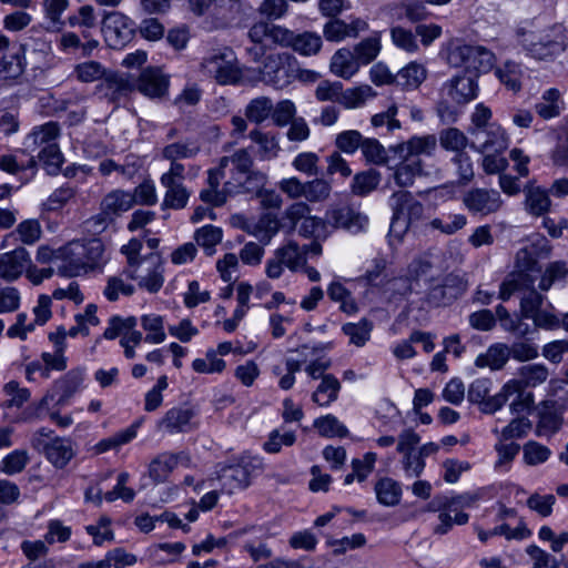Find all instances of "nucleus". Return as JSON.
I'll return each mask as SVG.
<instances>
[{
    "mask_svg": "<svg viewBox=\"0 0 568 568\" xmlns=\"http://www.w3.org/2000/svg\"><path fill=\"white\" fill-rule=\"evenodd\" d=\"M540 276V265L527 250H519L516 255L515 270L500 285L499 298L508 301L515 292L523 291L520 300V314L524 318H531L545 301V297L535 288Z\"/></svg>",
    "mask_w": 568,
    "mask_h": 568,
    "instance_id": "nucleus-1",
    "label": "nucleus"
},
{
    "mask_svg": "<svg viewBox=\"0 0 568 568\" xmlns=\"http://www.w3.org/2000/svg\"><path fill=\"white\" fill-rule=\"evenodd\" d=\"M82 382L83 373L81 369L69 371L53 383L51 390H49L37 405L28 407L23 412V419H41L43 417V410L48 408L50 400H53L55 397L57 406L63 407L68 405L70 398L79 390Z\"/></svg>",
    "mask_w": 568,
    "mask_h": 568,
    "instance_id": "nucleus-2",
    "label": "nucleus"
},
{
    "mask_svg": "<svg viewBox=\"0 0 568 568\" xmlns=\"http://www.w3.org/2000/svg\"><path fill=\"white\" fill-rule=\"evenodd\" d=\"M297 61L290 53H276L267 55L263 65L258 68L261 80L275 89L290 85L297 77Z\"/></svg>",
    "mask_w": 568,
    "mask_h": 568,
    "instance_id": "nucleus-3",
    "label": "nucleus"
},
{
    "mask_svg": "<svg viewBox=\"0 0 568 568\" xmlns=\"http://www.w3.org/2000/svg\"><path fill=\"white\" fill-rule=\"evenodd\" d=\"M521 45L530 57L548 60L564 52L567 43L562 28L554 26L539 34L523 33Z\"/></svg>",
    "mask_w": 568,
    "mask_h": 568,
    "instance_id": "nucleus-4",
    "label": "nucleus"
},
{
    "mask_svg": "<svg viewBox=\"0 0 568 568\" xmlns=\"http://www.w3.org/2000/svg\"><path fill=\"white\" fill-rule=\"evenodd\" d=\"M491 381L488 378L475 379L467 393L468 400L479 405V409L484 414H494L500 409L510 396L518 390V382L513 379L506 383L499 393L489 396Z\"/></svg>",
    "mask_w": 568,
    "mask_h": 568,
    "instance_id": "nucleus-5",
    "label": "nucleus"
},
{
    "mask_svg": "<svg viewBox=\"0 0 568 568\" xmlns=\"http://www.w3.org/2000/svg\"><path fill=\"white\" fill-rule=\"evenodd\" d=\"M449 62L455 67H464L466 73L473 74V71L486 73L495 64V54L483 45L462 44L455 47L449 52Z\"/></svg>",
    "mask_w": 568,
    "mask_h": 568,
    "instance_id": "nucleus-6",
    "label": "nucleus"
},
{
    "mask_svg": "<svg viewBox=\"0 0 568 568\" xmlns=\"http://www.w3.org/2000/svg\"><path fill=\"white\" fill-rule=\"evenodd\" d=\"M123 274L128 280H138V285L149 293H158L164 283V266L158 253L143 256L133 267H125Z\"/></svg>",
    "mask_w": 568,
    "mask_h": 568,
    "instance_id": "nucleus-7",
    "label": "nucleus"
},
{
    "mask_svg": "<svg viewBox=\"0 0 568 568\" xmlns=\"http://www.w3.org/2000/svg\"><path fill=\"white\" fill-rule=\"evenodd\" d=\"M467 283L457 274L449 273L440 278H430L426 293V302L432 307L453 304L466 291Z\"/></svg>",
    "mask_w": 568,
    "mask_h": 568,
    "instance_id": "nucleus-8",
    "label": "nucleus"
},
{
    "mask_svg": "<svg viewBox=\"0 0 568 568\" xmlns=\"http://www.w3.org/2000/svg\"><path fill=\"white\" fill-rule=\"evenodd\" d=\"M102 31L110 48L122 49L133 39L135 24L123 13L114 11L104 16Z\"/></svg>",
    "mask_w": 568,
    "mask_h": 568,
    "instance_id": "nucleus-9",
    "label": "nucleus"
},
{
    "mask_svg": "<svg viewBox=\"0 0 568 568\" xmlns=\"http://www.w3.org/2000/svg\"><path fill=\"white\" fill-rule=\"evenodd\" d=\"M234 60L232 50L224 49V51L215 52L205 58L202 65L206 73L213 77L219 84H234L241 78Z\"/></svg>",
    "mask_w": 568,
    "mask_h": 568,
    "instance_id": "nucleus-10",
    "label": "nucleus"
},
{
    "mask_svg": "<svg viewBox=\"0 0 568 568\" xmlns=\"http://www.w3.org/2000/svg\"><path fill=\"white\" fill-rule=\"evenodd\" d=\"M135 90L134 79L128 73L108 72L95 87V93L110 103L119 104Z\"/></svg>",
    "mask_w": 568,
    "mask_h": 568,
    "instance_id": "nucleus-11",
    "label": "nucleus"
},
{
    "mask_svg": "<svg viewBox=\"0 0 568 568\" xmlns=\"http://www.w3.org/2000/svg\"><path fill=\"white\" fill-rule=\"evenodd\" d=\"M134 82L135 90L150 99L161 100L168 95L169 75L158 67L145 68Z\"/></svg>",
    "mask_w": 568,
    "mask_h": 568,
    "instance_id": "nucleus-12",
    "label": "nucleus"
},
{
    "mask_svg": "<svg viewBox=\"0 0 568 568\" xmlns=\"http://www.w3.org/2000/svg\"><path fill=\"white\" fill-rule=\"evenodd\" d=\"M326 222L333 229H343L351 233L363 231L368 219L349 205H336L329 207L326 213Z\"/></svg>",
    "mask_w": 568,
    "mask_h": 568,
    "instance_id": "nucleus-13",
    "label": "nucleus"
},
{
    "mask_svg": "<svg viewBox=\"0 0 568 568\" xmlns=\"http://www.w3.org/2000/svg\"><path fill=\"white\" fill-rule=\"evenodd\" d=\"M197 410L190 406H176L169 409L158 422V428L169 434L189 433L197 427L194 418Z\"/></svg>",
    "mask_w": 568,
    "mask_h": 568,
    "instance_id": "nucleus-14",
    "label": "nucleus"
},
{
    "mask_svg": "<svg viewBox=\"0 0 568 568\" xmlns=\"http://www.w3.org/2000/svg\"><path fill=\"white\" fill-rule=\"evenodd\" d=\"M33 447L42 452L47 459L57 468H64L74 456L72 442L69 438L55 437L51 440L37 438Z\"/></svg>",
    "mask_w": 568,
    "mask_h": 568,
    "instance_id": "nucleus-15",
    "label": "nucleus"
},
{
    "mask_svg": "<svg viewBox=\"0 0 568 568\" xmlns=\"http://www.w3.org/2000/svg\"><path fill=\"white\" fill-rule=\"evenodd\" d=\"M60 262L58 274L61 276L73 277L89 272L80 241L70 242L60 247Z\"/></svg>",
    "mask_w": 568,
    "mask_h": 568,
    "instance_id": "nucleus-16",
    "label": "nucleus"
},
{
    "mask_svg": "<svg viewBox=\"0 0 568 568\" xmlns=\"http://www.w3.org/2000/svg\"><path fill=\"white\" fill-rule=\"evenodd\" d=\"M465 206L473 214L488 215L497 212L503 200L496 190L473 189L463 199Z\"/></svg>",
    "mask_w": 568,
    "mask_h": 568,
    "instance_id": "nucleus-17",
    "label": "nucleus"
},
{
    "mask_svg": "<svg viewBox=\"0 0 568 568\" xmlns=\"http://www.w3.org/2000/svg\"><path fill=\"white\" fill-rule=\"evenodd\" d=\"M250 464H236L222 466L216 471V479L221 483V491L233 494L237 489H244L250 485Z\"/></svg>",
    "mask_w": 568,
    "mask_h": 568,
    "instance_id": "nucleus-18",
    "label": "nucleus"
},
{
    "mask_svg": "<svg viewBox=\"0 0 568 568\" xmlns=\"http://www.w3.org/2000/svg\"><path fill=\"white\" fill-rule=\"evenodd\" d=\"M477 74L463 73L455 75L453 79L444 83L443 90L453 102L457 104H466L477 97L478 84Z\"/></svg>",
    "mask_w": 568,
    "mask_h": 568,
    "instance_id": "nucleus-19",
    "label": "nucleus"
},
{
    "mask_svg": "<svg viewBox=\"0 0 568 568\" xmlns=\"http://www.w3.org/2000/svg\"><path fill=\"white\" fill-rule=\"evenodd\" d=\"M267 176L260 170H253L243 176H235V180L225 182V192L231 196L236 194H252L262 196Z\"/></svg>",
    "mask_w": 568,
    "mask_h": 568,
    "instance_id": "nucleus-20",
    "label": "nucleus"
},
{
    "mask_svg": "<svg viewBox=\"0 0 568 568\" xmlns=\"http://www.w3.org/2000/svg\"><path fill=\"white\" fill-rule=\"evenodd\" d=\"M389 204L392 211L402 215L405 221L409 222L412 227L424 216V205L408 191L394 192L390 196Z\"/></svg>",
    "mask_w": 568,
    "mask_h": 568,
    "instance_id": "nucleus-21",
    "label": "nucleus"
},
{
    "mask_svg": "<svg viewBox=\"0 0 568 568\" xmlns=\"http://www.w3.org/2000/svg\"><path fill=\"white\" fill-rule=\"evenodd\" d=\"M367 29V22L361 18H355L349 23L334 18L324 24L323 33L327 41L339 42L346 38H356Z\"/></svg>",
    "mask_w": 568,
    "mask_h": 568,
    "instance_id": "nucleus-22",
    "label": "nucleus"
},
{
    "mask_svg": "<svg viewBox=\"0 0 568 568\" xmlns=\"http://www.w3.org/2000/svg\"><path fill=\"white\" fill-rule=\"evenodd\" d=\"M286 28L260 21L254 23L247 32L250 42L261 43L266 47L281 45L286 41Z\"/></svg>",
    "mask_w": 568,
    "mask_h": 568,
    "instance_id": "nucleus-23",
    "label": "nucleus"
},
{
    "mask_svg": "<svg viewBox=\"0 0 568 568\" xmlns=\"http://www.w3.org/2000/svg\"><path fill=\"white\" fill-rule=\"evenodd\" d=\"M30 262L28 251L19 246L11 252L0 255V277L12 282L17 280Z\"/></svg>",
    "mask_w": 568,
    "mask_h": 568,
    "instance_id": "nucleus-24",
    "label": "nucleus"
},
{
    "mask_svg": "<svg viewBox=\"0 0 568 568\" xmlns=\"http://www.w3.org/2000/svg\"><path fill=\"white\" fill-rule=\"evenodd\" d=\"M99 41L91 38L89 31H82L81 36L74 32H63L58 40V48L65 52L71 53L80 50L81 58L91 57L93 51L98 49Z\"/></svg>",
    "mask_w": 568,
    "mask_h": 568,
    "instance_id": "nucleus-25",
    "label": "nucleus"
},
{
    "mask_svg": "<svg viewBox=\"0 0 568 568\" xmlns=\"http://www.w3.org/2000/svg\"><path fill=\"white\" fill-rule=\"evenodd\" d=\"M437 146L435 135L413 136L408 141L389 146V151L398 155L419 158V155H432Z\"/></svg>",
    "mask_w": 568,
    "mask_h": 568,
    "instance_id": "nucleus-26",
    "label": "nucleus"
},
{
    "mask_svg": "<svg viewBox=\"0 0 568 568\" xmlns=\"http://www.w3.org/2000/svg\"><path fill=\"white\" fill-rule=\"evenodd\" d=\"M475 141L470 148L479 153L503 152L507 148V139L500 129L474 130Z\"/></svg>",
    "mask_w": 568,
    "mask_h": 568,
    "instance_id": "nucleus-27",
    "label": "nucleus"
},
{
    "mask_svg": "<svg viewBox=\"0 0 568 568\" xmlns=\"http://www.w3.org/2000/svg\"><path fill=\"white\" fill-rule=\"evenodd\" d=\"M225 168H221V162L219 166L215 169H210L207 172V189H204L200 192V199L206 203L214 206L223 205L227 197L231 196V193L225 192V184L221 190H219L221 180L224 178Z\"/></svg>",
    "mask_w": 568,
    "mask_h": 568,
    "instance_id": "nucleus-28",
    "label": "nucleus"
},
{
    "mask_svg": "<svg viewBox=\"0 0 568 568\" xmlns=\"http://www.w3.org/2000/svg\"><path fill=\"white\" fill-rule=\"evenodd\" d=\"M286 33L287 39L282 42V47H290L302 55H314L322 48V38L314 32L305 31L296 34L286 29Z\"/></svg>",
    "mask_w": 568,
    "mask_h": 568,
    "instance_id": "nucleus-29",
    "label": "nucleus"
},
{
    "mask_svg": "<svg viewBox=\"0 0 568 568\" xmlns=\"http://www.w3.org/2000/svg\"><path fill=\"white\" fill-rule=\"evenodd\" d=\"M187 459L184 453L164 452L158 455L149 465V476L155 483H163L178 466L179 462Z\"/></svg>",
    "mask_w": 568,
    "mask_h": 568,
    "instance_id": "nucleus-30",
    "label": "nucleus"
},
{
    "mask_svg": "<svg viewBox=\"0 0 568 568\" xmlns=\"http://www.w3.org/2000/svg\"><path fill=\"white\" fill-rule=\"evenodd\" d=\"M281 224L276 215L264 213L256 222L246 224L245 231L255 236L261 244L267 245L280 231Z\"/></svg>",
    "mask_w": 568,
    "mask_h": 568,
    "instance_id": "nucleus-31",
    "label": "nucleus"
},
{
    "mask_svg": "<svg viewBox=\"0 0 568 568\" xmlns=\"http://www.w3.org/2000/svg\"><path fill=\"white\" fill-rule=\"evenodd\" d=\"M399 158L402 161L396 165L393 178L398 186L406 187L414 183L416 176L424 174L423 161L404 154Z\"/></svg>",
    "mask_w": 568,
    "mask_h": 568,
    "instance_id": "nucleus-32",
    "label": "nucleus"
},
{
    "mask_svg": "<svg viewBox=\"0 0 568 568\" xmlns=\"http://www.w3.org/2000/svg\"><path fill=\"white\" fill-rule=\"evenodd\" d=\"M133 205L134 201L130 192L114 190L102 199L100 209L114 221L115 217L129 211Z\"/></svg>",
    "mask_w": 568,
    "mask_h": 568,
    "instance_id": "nucleus-33",
    "label": "nucleus"
},
{
    "mask_svg": "<svg viewBox=\"0 0 568 568\" xmlns=\"http://www.w3.org/2000/svg\"><path fill=\"white\" fill-rule=\"evenodd\" d=\"M359 67L354 51L346 48L337 50L331 60V71L343 79H351Z\"/></svg>",
    "mask_w": 568,
    "mask_h": 568,
    "instance_id": "nucleus-34",
    "label": "nucleus"
},
{
    "mask_svg": "<svg viewBox=\"0 0 568 568\" xmlns=\"http://www.w3.org/2000/svg\"><path fill=\"white\" fill-rule=\"evenodd\" d=\"M248 138L257 144L256 155L261 161H270L278 155L281 148L275 134L255 129Z\"/></svg>",
    "mask_w": 568,
    "mask_h": 568,
    "instance_id": "nucleus-35",
    "label": "nucleus"
},
{
    "mask_svg": "<svg viewBox=\"0 0 568 568\" xmlns=\"http://www.w3.org/2000/svg\"><path fill=\"white\" fill-rule=\"evenodd\" d=\"M221 168H227L232 164L230 180H235V176H243L244 174L254 170V160L246 148L236 150L234 153L220 159Z\"/></svg>",
    "mask_w": 568,
    "mask_h": 568,
    "instance_id": "nucleus-36",
    "label": "nucleus"
},
{
    "mask_svg": "<svg viewBox=\"0 0 568 568\" xmlns=\"http://www.w3.org/2000/svg\"><path fill=\"white\" fill-rule=\"evenodd\" d=\"M161 184L166 189L162 207L181 210L187 204L190 192L183 183L172 182L169 178H161Z\"/></svg>",
    "mask_w": 568,
    "mask_h": 568,
    "instance_id": "nucleus-37",
    "label": "nucleus"
},
{
    "mask_svg": "<svg viewBox=\"0 0 568 568\" xmlns=\"http://www.w3.org/2000/svg\"><path fill=\"white\" fill-rule=\"evenodd\" d=\"M339 390V381L334 375H325L312 394V400L318 406L327 407L337 399Z\"/></svg>",
    "mask_w": 568,
    "mask_h": 568,
    "instance_id": "nucleus-38",
    "label": "nucleus"
},
{
    "mask_svg": "<svg viewBox=\"0 0 568 568\" xmlns=\"http://www.w3.org/2000/svg\"><path fill=\"white\" fill-rule=\"evenodd\" d=\"M508 359V346L503 343H496L491 345L485 354L477 356L475 365L477 367H489L493 371H498L505 366Z\"/></svg>",
    "mask_w": 568,
    "mask_h": 568,
    "instance_id": "nucleus-39",
    "label": "nucleus"
},
{
    "mask_svg": "<svg viewBox=\"0 0 568 568\" xmlns=\"http://www.w3.org/2000/svg\"><path fill=\"white\" fill-rule=\"evenodd\" d=\"M526 209L536 216L544 215L550 209L551 201L549 199V190L546 191L539 186H529L525 190Z\"/></svg>",
    "mask_w": 568,
    "mask_h": 568,
    "instance_id": "nucleus-40",
    "label": "nucleus"
},
{
    "mask_svg": "<svg viewBox=\"0 0 568 568\" xmlns=\"http://www.w3.org/2000/svg\"><path fill=\"white\" fill-rule=\"evenodd\" d=\"M375 493L378 503L384 506H396L402 498V486L392 478H382L375 485Z\"/></svg>",
    "mask_w": 568,
    "mask_h": 568,
    "instance_id": "nucleus-41",
    "label": "nucleus"
},
{
    "mask_svg": "<svg viewBox=\"0 0 568 568\" xmlns=\"http://www.w3.org/2000/svg\"><path fill=\"white\" fill-rule=\"evenodd\" d=\"M467 223L466 216L463 214L444 213L429 221L426 227L438 231L445 235H452L462 230Z\"/></svg>",
    "mask_w": 568,
    "mask_h": 568,
    "instance_id": "nucleus-42",
    "label": "nucleus"
},
{
    "mask_svg": "<svg viewBox=\"0 0 568 568\" xmlns=\"http://www.w3.org/2000/svg\"><path fill=\"white\" fill-rule=\"evenodd\" d=\"M567 277V264L562 261L551 262L544 271L540 267L538 288L542 292H547L555 283L566 281Z\"/></svg>",
    "mask_w": 568,
    "mask_h": 568,
    "instance_id": "nucleus-43",
    "label": "nucleus"
},
{
    "mask_svg": "<svg viewBox=\"0 0 568 568\" xmlns=\"http://www.w3.org/2000/svg\"><path fill=\"white\" fill-rule=\"evenodd\" d=\"M200 152V145L194 140L178 141L168 144L162 150V156L169 161L192 159Z\"/></svg>",
    "mask_w": 568,
    "mask_h": 568,
    "instance_id": "nucleus-44",
    "label": "nucleus"
},
{
    "mask_svg": "<svg viewBox=\"0 0 568 568\" xmlns=\"http://www.w3.org/2000/svg\"><path fill=\"white\" fill-rule=\"evenodd\" d=\"M60 133V128L57 122L50 121L43 125L37 126L27 136V146H45L49 144H57L54 141Z\"/></svg>",
    "mask_w": 568,
    "mask_h": 568,
    "instance_id": "nucleus-45",
    "label": "nucleus"
},
{
    "mask_svg": "<svg viewBox=\"0 0 568 568\" xmlns=\"http://www.w3.org/2000/svg\"><path fill=\"white\" fill-rule=\"evenodd\" d=\"M426 78V70L422 64L412 62L396 74V84L403 89H417Z\"/></svg>",
    "mask_w": 568,
    "mask_h": 568,
    "instance_id": "nucleus-46",
    "label": "nucleus"
},
{
    "mask_svg": "<svg viewBox=\"0 0 568 568\" xmlns=\"http://www.w3.org/2000/svg\"><path fill=\"white\" fill-rule=\"evenodd\" d=\"M381 178V173L375 169L356 173L351 185L352 192L361 196L367 195L378 186Z\"/></svg>",
    "mask_w": 568,
    "mask_h": 568,
    "instance_id": "nucleus-47",
    "label": "nucleus"
},
{
    "mask_svg": "<svg viewBox=\"0 0 568 568\" xmlns=\"http://www.w3.org/2000/svg\"><path fill=\"white\" fill-rule=\"evenodd\" d=\"M274 253L293 272L300 270L306 262L305 252H301L298 244L293 241L278 247Z\"/></svg>",
    "mask_w": 568,
    "mask_h": 568,
    "instance_id": "nucleus-48",
    "label": "nucleus"
},
{
    "mask_svg": "<svg viewBox=\"0 0 568 568\" xmlns=\"http://www.w3.org/2000/svg\"><path fill=\"white\" fill-rule=\"evenodd\" d=\"M126 277L123 272L119 275L109 276L106 280V285L103 290V295L110 302H115L119 300L120 295L131 296L135 288L132 284L126 282Z\"/></svg>",
    "mask_w": 568,
    "mask_h": 568,
    "instance_id": "nucleus-49",
    "label": "nucleus"
},
{
    "mask_svg": "<svg viewBox=\"0 0 568 568\" xmlns=\"http://www.w3.org/2000/svg\"><path fill=\"white\" fill-rule=\"evenodd\" d=\"M362 154L367 163L374 165H387L388 155L387 150L383 144L374 138H364L363 145L361 146Z\"/></svg>",
    "mask_w": 568,
    "mask_h": 568,
    "instance_id": "nucleus-50",
    "label": "nucleus"
},
{
    "mask_svg": "<svg viewBox=\"0 0 568 568\" xmlns=\"http://www.w3.org/2000/svg\"><path fill=\"white\" fill-rule=\"evenodd\" d=\"M373 323L367 318H362L358 323H346L342 326V331L349 337L352 344L361 347L366 344L371 337Z\"/></svg>",
    "mask_w": 568,
    "mask_h": 568,
    "instance_id": "nucleus-51",
    "label": "nucleus"
},
{
    "mask_svg": "<svg viewBox=\"0 0 568 568\" xmlns=\"http://www.w3.org/2000/svg\"><path fill=\"white\" fill-rule=\"evenodd\" d=\"M376 92L367 84L354 89H342L339 104L344 105L346 109L358 108L363 105L367 99L374 98Z\"/></svg>",
    "mask_w": 568,
    "mask_h": 568,
    "instance_id": "nucleus-52",
    "label": "nucleus"
},
{
    "mask_svg": "<svg viewBox=\"0 0 568 568\" xmlns=\"http://www.w3.org/2000/svg\"><path fill=\"white\" fill-rule=\"evenodd\" d=\"M518 375L523 387H536L547 381L549 371L544 364H529L521 366Z\"/></svg>",
    "mask_w": 568,
    "mask_h": 568,
    "instance_id": "nucleus-53",
    "label": "nucleus"
},
{
    "mask_svg": "<svg viewBox=\"0 0 568 568\" xmlns=\"http://www.w3.org/2000/svg\"><path fill=\"white\" fill-rule=\"evenodd\" d=\"M561 417L547 405L539 412V420L536 426L537 436L550 437L559 430Z\"/></svg>",
    "mask_w": 568,
    "mask_h": 568,
    "instance_id": "nucleus-54",
    "label": "nucleus"
},
{
    "mask_svg": "<svg viewBox=\"0 0 568 568\" xmlns=\"http://www.w3.org/2000/svg\"><path fill=\"white\" fill-rule=\"evenodd\" d=\"M560 93L557 89H549L544 92L541 101L536 103L535 110L544 120L556 118L560 114L558 104Z\"/></svg>",
    "mask_w": 568,
    "mask_h": 568,
    "instance_id": "nucleus-55",
    "label": "nucleus"
},
{
    "mask_svg": "<svg viewBox=\"0 0 568 568\" xmlns=\"http://www.w3.org/2000/svg\"><path fill=\"white\" fill-rule=\"evenodd\" d=\"M273 111V102L270 98L260 97L253 99L245 109V116L256 124L265 121Z\"/></svg>",
    "mask_w": 568,
    "mask_h": 568,
    "instance_id": "nucleus-56",
    "label": "nucleus"
},
{
    "mask_svg": "<svg viewBox=\"0 0 568 568\" xmlns=\"http://www.w3.org/2000/svg\"><path fill=\"white\" fill-rule=\"evenodd\" d=\"M381 51V40L377 34L366 38L354 47L355 57L361 65L371 63Z\"/></svg>",
    "mask_w": 568,
    "mask_h": 568,
    "instance_id": "nucleus-57",
    "label": "nucleus"
},
{
    "mask_svg": "<svg viewBox=\"0 0 568 568\" xmlns=\"http://www.w3.org/2000/svg\"><path fill=\"white\" fill-rule=\"evenodd\" d=\"M314 427L324 437H346L348 430L334 415H326L314 420Z\"/></svg>",
    "mask_w": 568,
    "mask_h": 568,
    "instance_id": "nucleus-58",
    "label": "nucleus"
},
{
    "mask_svg": "<svg viewBox=\"0 0 568 568\" xmlns=\"http://www.w3.org/2000/svg\"><path fill=\"white\" fill-rule=\"evenodd\" d=\"M326 216L324 219L308 215L298 226L300 235L324 240L328 235Z\"/></svg>",
    "mask_w": 568,
    "mask_h": 568,
    "instance_id": "nucleus-59",
    "label": "nucleus"
},
{
    "mask_svg": "<svg viewBox=\"0 0 568 568\" xmlns=\"http://www.w3.org/2000/svg\"><path fill=\"white\" fill-rule=\"evenodd\" d=\"M141 325L148 332L144 341L159 344L164 342L166 335L163 329V318L160 315L150 314L141 317Z\"/></svg>",
    "mask_w": 568,
    "mask_h": 568,
    "instance_id": "nucleus-60",
    "label": "nucleus"
},
{
    "mask_svg": "<svg viewBox=\"0 0 568 568\" xmlns=\"http://www.w3.org/2000/svg\"><path fill=\"white\" fill-rule=\"evenodd\" d=\"M364 136L357 130H346L338 133L335 138L337 151L345 154H354L363 145Z\"/></svg>",
    "mask_w": 568,
    "mask_h": 568,
    "instance_id": "nucleus-61",
    "label": "nucleus"
},
{
    "mask_svg": "<svg viewBox=\"0 0 568 568\" xmlns=\"http://www.w3.org/2000/svg\"><path fill=\"white\" fill-rule=\"evenodd\" d=\"M467 142V136L456 128H448L442 130L439 133V143L442 148L447 151H453L455 154L464 152Z\"/></svg>",
    "mask_w": 568,
    "mask_h": 568,
    "instance_id": "nucleus-62",
    "label": "nucleus"
},
{
    "mask_svg": "<svg viewBox=\"0 0 568 568\" xmlns=\"http://www.w3.org/2000/svg\"><path fill=\"white\" fill-rule=\"evenodd\" d=\"M74 74L77 79L84 83H90L97 80H103L106 71L103 65L98 61H87L79 63L74 67Z\"/></svg>",
    "mask_w": 568,
    "mask_h": 568,
    "instance_id": "nucleus-63",
    "label": "nucleus"
},
{
    "mask_svg": "<svg viewBox=\"0 0 568 568\" xmlns=\"http://www.w3.org/2000/svg\"><path fill=\"white\" fill-rule=\"evenodd\" d=\"M526 552L534 561L532 568H568L566 561L558 560L538 546H528Z\"/></svg>",
    "mask_w": 568,
    "mask_h": 568,
    "instance_id": "nucleus-64",
    "label": "nucleus"
}]
</instances>
